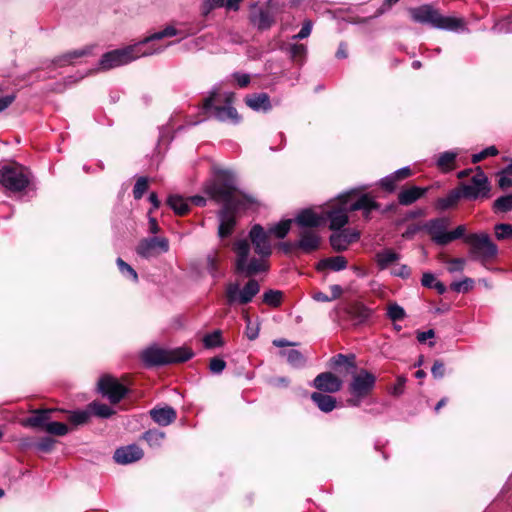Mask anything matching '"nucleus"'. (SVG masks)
Returning a JSON list of instances; mask_svg holds the SVG:
<instances>
[{
    "instance_id": "1",
    "label": "nucleus",
    "mask_w": 512,
    "mask_h": 512,
    "mask_svg": "<svg viewBox=\"0 0 512 512\" xmlns=\"http://www.w3.org/2000/svg\"><path fill=\"white\" fill-rule=\"evenodd\" d=\"M176 35L177 30L172 26H167L162 31L153 33L139 43L105 53L99 61V67L101 70H110L126 65L140 57L160 53L166 47L171 45L172 42H168L166 44H157V42L166 37H173Z\"/></svg>"
},
{
    "instance_id": "2",
    "label": "nucleus",
    "mask_w": 512,
    "mask_h": 512,
    "mask_svg": "<svg viewBox=\"0 0 512 512\" xmlns=\"http://www.w3.org/2000/svg\"><path fill=\"white\" fill-rule=\"evenodd\" d=\"M249 236L255 252L260 256L259 258L253 257L248 260L250 244L247 240L236 241L233 249L237 256V272L245 273L247 276H252L266 270L265 258L271 255L272 249L268 235L260 225H254Z\"/></svg>"
},
{
    "instance_id": "3",
    "label": "nucleus",
    "mask_w": 512,
    "mask_h": 512,
    "mask_svg": "<svg viewBox=\"0 0 512 512\" xmlns=\"http://www.w3.org/2000/svg\"><path fill=\"white\" fill-rule=\"evenodd\" d=\"M354 193L355 191L352 190L340 195L324 211L325 220H329L331 230H340L344 227L348 222V212L350 211L362 210L364 217L369 219L370 212L379 208L374 199L367 194L362 195L356 201H352L351 198Z\"/></svg>"
},
{
    "instance_id": "4",
    "label": "nucleus",
    "mask_w": 512,
    "mask_h": 512,
    "mask_svg": "<svg viewBox=\"0 0 512 512\" xmlns=\"http://www.w3.org/2000/svg\"><path fill=\"white\" fill-rule=\"evenodd\" d=\"M415 22L429 24L434 28L457 31L464 28V20L453 16H444L431 5H422L409 10Z\"/></svg>"
},
{
    "instance_id": "5",
    "label": "nucleus",
    "mask_w": 512,
    "mask_h": 512,
    "mask_svg": "<svg viewBox=\"0 0 512 512\" xmlns=\"http://www.w3.org/2000/svg\"><path fill=\"white\" fill-rule=\"evenodd\" d=\"M30 177V171L18 163L0 165V184L9 191H23L29 185Z\"/></svg>"
},
{
    "instance_id": "6",
    "label": "nucleus",
    "mask_w": 512,
    "mask_h": 512,
    "mask_svg": "<svg viewBox=\"0 0 512 512\" xmlns=\"http://www.w3.org/2000/svg\"><path fill=\"white\" fill-rule=\"evenodd\" d=\"M204 191L212 199L223 202L226 204L225 207H229L236 194L233 175L228 171H220L215 181L206 184Z\"/></svg>"
},
{
    "instance_id": "7",
    "label": "nucleus",
    "mask_w": 512,
    "mask_h": 512,
    "mask_svg": "<svg viewBox=\"0 0 512 512\" xmlns=\"http://www.w3.org/2000/svg\"><path fill=\"white\" fill-rule=\"evenodd\" d=\"M192 357L191 350L187 348H175L165 350L158 347H150L143 351L142 360L147 365H163L169 363L184 362Z\"/></svg>"
},
{
    "instance_id": "8",
    "label": "nucleus",
    "mask_w": 512,
    "mask_h": 512,
    "mask_svg": "<svg viewBox=\"0 0 512 512\" xmlns=\"http://www.w3.org/2000/svg\"><path fill=\"white\" fill-rule=\"evenodd\" d=\"M470 246L469 254L473 260L482 263L491 260L497 254V246L491 241L487 233H472L464 238Z\"/></svg>"
},
{
    "instance_id": "9",
    "label": "nucleus",
    "mask_w": 512,
    "mask_h": 512,
    "mask_svg": "<svg viewBox=\"0 0 512 512\" xmlns=\"http://www.w3.org/2000/svg\"><path fill=\"white\" fill-rule=\"evenodd\" d=\"M260 285L255 279H250L241 289L238 282H230L225 286V298L228 305H245L250 303L259 293Z\"/></svg>"
},
{
    "instance_id": "10",
    "label": "nucleus",
    "mask_w": 512,
    "mask_h": 512,
    "mask_svg": "<svg viewBox=\"0 0 512 512\" xmlns=\"http://www.w3.org/2000/svg\"><path fill=\"white\" fill-rule=\"evenodd\" d=\"M376 383V377L365 369L353 375L349 385V391L352 398L347 402L349 405L358 406L363 398H365L373 390Z\"/></svg>"
},
{
    "instance_id": "11",
    "label": "nucleus",
    "mask_w": 512,
    "mask_h": 512,
    "mask_svg": "<svg viewBox=\"0 0 512 512\" xmlns=\"http://www.w3.org/2000/svg\"><path fill=\"white\" fill-rule=\"evenodd\" d=\"M490 186L485 173L478 167L471 182L464 184L461 188L462 196L466 199L475 200L479 197H488Z\"/></svg>"
},
{
    "instance_id": "12",
    "label": "nucleus",
    "mask_w": 512,
    "mask_h": 512,
    "mask_svg": "<svg viewBox=\"0 0 512 512\" xmlns=\"http://www.w3.org/2000/svg\"><path fill=\"white\" fill-rule=\"evenodd\" d=\"M169 250V241L165 237H151L142 239L137 246V253L143 258H151L166 253Z\"/></svg>"
},
{
    "instance_id": "13",
    "label": "nucleus",
    "mask_w": 512,
    "mask_h": 512,
    "mask_svg": "<svg viewBox=\"0 0 512 512\" xmlns=\"http://www.w3.org/2000/svg\"><path fill=\"white\" fill-rule=\"evenodd\" d=\"M100 392L108 397L111 403H118L127 393V388L118 379L105 375L99 379Z\"/></svg>"
},
{
    "instance_id": "14",
    "label": "nucleus",
    "mask_w": 512,
    "mask_h": 512,
    "mask_svg": "<svg viewBox=\"0 0 512 512\" xmlns=\"http://www.w3.org/2000/svg\"><path fill=\"white\" fill-rule=\"evenodd\" d=\"M231 97L232 94L227 96L225 106L213 107L214 94H212L209 98L205 99L203 108L205 110H211L213 108L214 117L220 121H231L232 123H237L239 122L240 117L236 109L231 106Z\"/></svg>"
},
{
    "instance_id": "15",
    "label": "nucleus",
    "mask_w": 512,
    "mask_h": 512,
    "mask_svg": "<svg viewBox=\"0 0 512 512\" xmlns=\"http://www.w3.org/2000/svg\"><path fill=\"white\" fill-rule=\"evenodd\" d=\"M448 226L449 219L436 218L427 222L425 229L435 243L439 245H446L448 244Z\"/></svg>"
},
{
    "instance_id": "16",
    "label": "nucleus",
    "mask_w": 512,
    "mask_h": 512,
    "mask_svg": "<svg viewBox=\"0 0 512 512\" xmlns=\"http://www.w3.org/2000/svg\"><path fill=\"white\" fill-rule=\"evenodd\" d=\"M313 386L320 391L335 393L341 389L342 381L331 372H324L317 375L313 380Z\"/></svg>"
},
{
    "instance_id": "17",
    "label": "nucleus",
    "mask_w": 512,
    "mask_h": 512,
    "mask_svg": "<svg viewBox=\"0 0 512 512\" xmlns=\"http://www.w3.org/2000/svg\"><path fill=\"white\" fill-rule=\"evenodd\" d=\"M360 237L357 230H343L330 236V244L335 251H345L348 246Z\"/></svg>"
},
{
    "instance_id": "18",
    "label": "nucleus",
    "mask_w": 512,
    "mask_h": 512,
    "mask_svg": "<svg viewBox=\"0 0 512 512\" xmlns=\"http://www.w3.org/2000/svg\"><path fill=\"white\" fill-rule=\"evenodd\" d=\"M143 457V450L137 445H128L118 448L114 453V460L119 464H129Z\"/></svg>"
},
{
    "instance_id": "19",
    "label": "nucleus",
    "mask_w": 512,
    "mask_h": 512,
    "mask_svg": "<svg viewBox=\"0 0 512 512\" xmlns=\"http://www.w3.org/2000/svg\"><path fill=\"white\" fill-rule=\"evenodd\" d=\"M295 222L302 228L319 227L325 222L324 212L318 214L312 209H305L297 215Z\"/></svg>"
},
{
    "instance_id": "20",
    "label": "nucleus",
    "mask_w": 512,
    "mask_h": 512,
    "mask_svg": "<svg viewBox=\"0 0 512 512\" xmlns=\"http://www.w3.org/2000/svg\"><path fill=\"white\" fill-rule=\"evenodd\" d=\"M218 235L220 238L230 236L234 230L235 217L230 207H224L219 213Z\"/></svg>"
},
{
    "instance_id": "21",
    "label": "nucleus",
    "mask_w": 512,
    "mask_h": 512,
    "mask_svg": "<svg viewBox=\"0 0 512 512\" xmlns=\"http://www.w3.org/2000/svg\"><path fill=\"white\" fill-rule=\"evenodd\" d=\"M296 246L306 253L315 251L320 246V236L315 231L305 229L300 233Z\"/></svg>"
},
{
    "instance_id": "22",
    "label": "nucleus",
    "mask_w": 512,
    "mask_h": 512,
    "mask_svg": "<svg viewBox=\"0 0 512 512\" xmlns=\"http://www.w3.org/2000/svg\"><path fill=\"white\" fill-rule=\"evenodd\" d=\"M150 416L158 425L167 426L175 421L177 415L172 407H162L152 409Z\"/></svg>"
},
{
    "instance_id": "23",
    "label": "nucleus",
    "mask_w": 512,
    "mask_h": 512,
    "mask_svg": "<svg viewBox=\"0 0 512 512\" xmlns=\"http://www.w3.org/2000/svg\"><path fill=\"white\" fill-rule=\"evenodd\" d=\"M400 254L392 249H384L375 255L377 266L380 270H385L400 260Z\"/></svg>"
},
{
    "instance_id": "24",
    "label": "nucleus",
    "mask_w": 512,
    "mask_h": 512,
    "mask_svg": "<svg viewBox=\"0 0 512 512\" xmlns=\"http://www.w3.org/2000/svg\"><path fill=\"white\" fill-rule=\"evenodd\" d=\"M245 102L251 109L255 111H267L271 108L270 98L266 93L247 96Z\"/></svg>"
},
{
    "instance_id": "25",
    "label": "nucleus",
    "mask_w": 512,
    "mask_h": 512,
    "mask_svg": "<svg viewBox=\"0 0 512 512\" xmlns=\"http://www.w3.org/2000/svg\"><path fill=\"white\" fill-rule=\"evenodd\" d=\"M348 314L356 324H362L370 318L372 310L361 303H354L349 306Z\"/></svg>"
},
{
    "instance_id": "26",
    "label": "nucleus",
    "mask_w": 512,
    "mask_h": 512,
    "mask_svg": "<svg viewBox=\"0 0 512 512\" xmlns=\"http://www.w3.org/2000/svg\"><path fill=\"white\" fill-rule=\"evenodd\" d=\"M347 267V260L343 256H334L322 259L317 264V270L330 269L333 271H341Z\"/></svg>"
},
{
    "instance_id": "27",
    "label": "nucleus",
    "mask_w": 512,
    "mask_h": 512,
    "mask_svg": "<svg viewBox=\"0 0 512 512\" xmlns=\"http://www.w3.org/2000/svg\"><path fill=\"white\" fill-rule=\"evenodd\" d=\"M426 191V188H420L416 186L410 187L408 189L402 190L398 194V201L402 205H410L422 197Z\"/></svg>"
},
{
    "instance_id": "28",
    "label": "nucleus",
    "mask_w": 512,
    "mask_h": 512,
    "mask_svg": "<svg viewBox=\"0 0 512 512\" xmlns=\"http://www.w3.org/2000/svg\"><path fill=\"white\" fill-rule=\"evenodd\" d=\"M311 399L325 413L331 412L336 407V399L327 394L314 392L311 395Z\"/></svg>"
},
{
    "instance_id": "29",
    "label": "nucleus",
    "mask_w": 512,
    "mask_h": 512,
    "mask_svg": "<svg viewBox=\"0 0 512 512\" xmlns=\"http://www.w3.org/2000/svg\"><path fill=\"white\" fill-rule=\"evenodd\" d=\"M89 53H90L89 48L76 49V50L67 52L61 56H58L54 62L57 66H61V67L66 66L69 64H73L75 62V60H77L78 58H81L83 56H86Z\"/></svg>"
},
{
    "instance_id": "30",
    "label": "nucleus",
    "mask_w": 512,
    "mask_h": 512,
    "mask_svg": "<svg viewBox=\"0 0 512 512\" xmlns=\"http://www.w3.org/2000/svg\"><path fill=\"white\" fill-rule=\"evenodd\" d=\"M332 366L340 367L344 366L347 373H354L356 370L355 356L354 355H343L338 354L331 359Z\"/></svg>"
},
{
    "instance_id": "31",
    "label": "nucleus",
    "mask_w": 512,
    "mask_h": 512,
    "mask_svg": "<svg viewBox=\"0 0 512 512\" xmlns=\"http://www.w3.org/2000/svg\"><path fill=\"white\" fill-rule=\"evenodd\" d=\"M168 205L178 215H184L189 211L188 201L179 195H171L167 200Z\"/></svg>"
},
{
    "instance_id": "32",
    "label": "nucleus",
    "mask_w": 512,
    "mask_h": 512,
    "mask_svg": "<svg viewBox=\"0 0 512 512\" xmlns=\"http://www.w3.org/2000/svg\"><path fill=\"white\" fill-rule=\"evenodd\" d=\"M457 157V153L453 151H446L440 154L437 160V166L442 171H450L454 168V162Z\"/></svg>"
},
{
    "instance_id": "33",
    "label": "nucleus",
    "mask_w": 512,
    "mask_h": 512,
    "mask_svg": "<svg viewBox=\"0 0 512 512\" xmlns=\"http://www.w3.org/2000/svg\"><path fill=\"white\" fill-rule=\"evenodd\" d=\"M461 196L462 193H459L458 191H451L446 197L439 198L436 201V208L439 210H446L453 207Z\"/></svg>"
},
{
    "instance_id": "34",
    "label": "nucleus",
    "mask_w": 512,
    "mask_h": 512,
    "mask_svg": "<svg viewBox=\"0 0 512 512\" xmlns=\"http://www.w3.org/2000/svg\"><path fill=\"white\" fill-rule=\"evenodd\" d=\"M219 252L217 250L211 251L208 253L206 257V267L209 274L213 278H217L219 276Z\"/></svg>"
},
{
    "instance_id": "35",
    "label": "nucleus",
    "mask_w": 512,
    "mask_h": 512,
    "mask_svg": "<svg viewBox=\"0 0 512 512\" xmlns=\"http://www.w3.org/2000/svg\"><path fill=\"white\" fill-rule=\"evenodd\" d=\"M50 413H51V410H42V411H37L35 412V414L31 417H29L25 424L26 425H29L31 427H44L45 428V424H46V421L49 419L50 417Z\"/></svg>"
},
{
    "instance_id": "36",
    "label": "nucleus",
    "mask_w": 512,
    "mask_h": 512,
    "mask_svg": "<svg viewBox=\"0 0 512 512\" xmlns=\"http://www.w3.org/2000/svg\"><path fill=\"white\" fill-rule=\"evenodd\" d=\"M280 355L286 357L287 362L293 367H300L305 362L303 355L296 349L282 350Z\"/></svg>"
},
{
    "instance_id": "37",
    "label": "nucleus",
    "mask_w": 512,
    "mask_h": 512,
    "mask_svg": "<svg viewBox=\"0 0 512 512\" xmlns=\"http://www.w3.org/2000/svg\"><path fill=\"white\" fill-rule=\"evenodd\" d=\"M251 22L259 29H268L272 24V18L268 12L259 11L251 16Z\"/></svg>"
},
{
    "instance_id": "38",
    "label": "nucleus",
    "mask_w": 512,
    "mask_h": 512,
    "mask_svg": "<svg viewBox=\"0 0 512 512\" xmlns=\"http://www.w3.org/2000/svg\"><path fill=\"white\" fill-rule=\"evenodd\" d=\"M165 438V433L159 430L153 429L144 433L143 439L151 447H160Z\"/></svg>"
},
{
    "instance_id": "39",
    "label": "nucleus",
    "mask_w": 512,
    "mask_h": 512,
    "mask_svg": "<svg viewBox=\"0 0 512 512\" xmlns=\"http://www.w3.org/2000/svg\"><path fill=\"white\" fill-rule=\"evenodd\" d=\"M292 222L293 220L291 219L280 221L269 228V233L275 235L277 238H284L288 234Z\"/></svg>"
},
{
    "instance_id": "40",
    "label": "nucleus",
    "mask_w": 512,
    "mask_h": 512,
    "mask_svg": "<svg viewBox=\"0 0 512 512\" xmlns=\"http://www.w3.org/2000/svg\"><path fill=\"white\" fill-rule=\"evenodd\" d=\"M495 212L506 213L512 210V193L497 198L493 204Z\"/></svg>"
},
{
    "instance_id": "41",
    "label": "nucleus",
    "mask_w": 512,
    "mask_h": 512,
    "mask_svg": "<svg viewBox=\"0 0 512 512\" xmlns=\"http://www.w3.org/2000/svg\"><path fill=\"white\" fill-rule=\"evenodd\" d=\"M45 431L49 434L64 436L68 433V426L64 423L53 421L45 424Z\"/></svg>"
},
{
    "instance_id": "42",
    "label": "nucleus",
    "mask_w": 512,
    "mask_h": 512,
    "mask_svg": "<svg viewBox=\"0 0 512 512\" xmlns=\"http://www.w3.org/2000/svg\"><path fill=\"white\" fill-rule=\"evenodd\" d=\"M282 292L278 290H269L263 294V302L269 306L277 307L282 300Z\"/></svg>"
},
{
    "instance_id": "43",
    "label": "nucleus",
    "mask_w": 512,
    "mask_h": 512,
    "mask_svg": "<svg viewBox=\"0 0 512 512\" xmlns=\"http://www.w3.org/2000/svg\"><path fill=\"white\" fill-rule=\"evenodd\" d=\"M89 407L96 416L101 418H108L114 414V410L106 404L94 402L91 403Z\"/></svg>"
},
{
    "instance_id": "44",
    "label": "nucleus",
    "mask_w": 512,
    "mask_h": 512,
    "mask_svg": "<svg viewBox=\"0 0 512 512\" xmlns=\"http://www.w3.org/2000/svg\"><path fill=\"white\" fill-rule=\"evenodd\" d=\"M387 316L392 321L403 320L406 316L404 309L396 303L390 304L387 308Z\"/></svg>"
},
{
    "instance_id": "45",
    "label": "nucleus",
    "mask_w": 512,
    "mask_h": 512,
    "mask_svg": "<svg viewBox=\"0 0 512 512\" xmlns=\"http://www.w3.org/2000/svg\"><path fill=\"white\" fill-rule=\"evenodd\" d=\"M203 343L206 348H214L222 345V338L220 331H214L207 334L203 338Z\"/></svg>"
},
{
    "instance_id": "46",
    "label": "nucleus",
    "mask_w": 512,
    "mask_h": 512,
    "mask_svg": "<svg viewBox=\"0 0 512 512\" xmlns=\"http://www.w3.org/2000/svg\"><path fill=\"white\" fill-rule=\"evenodd\" d=\"M148 189V179L146 177H140L133 188V196L135 199H141L144 193Z\"/></svg>"
},
{
    "instance_id": "47",
    "label": "nucleus",
    "mask_w": 512,
    "mask_h": 512,
    "mask_svg": "<svg viewBox=\"0 0 512 512\" xmlns=\"http://www.w3.org/2000/svg\"><path fill=\"white\" fill-rule=\"evenodd\" d=\"M495 235L498 240L509 239L512 237V225L510 224H497L495 226Z\"/></svg>"
},
{
    "instance_id": "48",
    "label": "nucleus",
    "mask_w": 512,
    "mask_h": 512,
    "mask_svg": "<svg viewBox=\"0 0 512 512\" xmlns=\"http://www.w3.org/2000/svg\"><path fill=\"white\" fill-rule=\"evenodd\" d=\"M473 284H474L473 279L465 278L461 281L453 282L451 284V289L457 293L468 292L469 290L472 289Z\"/></svg>"
},
{
    "instance_id": "49",
    "label": "nucleus",
    "mask_w": 512,
    "mask_h": 512,
    "mask_svg": "<svg viewBox=\"0 0 512 512\" xmlns=\"http://www.w3.org/2000/svg\"><path fill=\"white\" fill-rule=\"evenodd\" d=\"M116 262H117L119 270L121 271V273L123 275L130 276L133 279V281H135V282L137 281L138 275H137L136 271L129 264L124 262L121 258H118Z\"/></svg>"
},
{
    "instance_id": "50",
    "label": "nucleus",
    "mask_w": 512,
    "mask_h": 512,
    "mask_svg": "<svg viewBox=\"0 0 512 512\" xmlns=\"http://www.w3.org/2000/svg\"><path fill=\"white\" fill-rule=\"evenodd\" d=\"M498 154V149L495 146H490L482 150L481 152L474 154L472 156V162L478 163L481 160L489 157V156H496Z\"/></svg>"
},
{
    "instance_id": "51",
    "label": "nucleus",
    "mask_w": 512,
    "mask_h": 512,
    "mask_svg": "<svg viewBox=\"0 0 512 512\" xmlns=\"http://www.w3.org/2000/svg\"><path fill=\"white\" fill-rule=\"evenodd\" d=\"M446 263L448 265L447 270L450 273L461 272V271H463V269L466 265V260L463 258H454V259L448 260Z\"/></svg>"
},
{
    "instance_id": "52",
    "label": "nucleus",
    "mask_w": 512,
    "mask_h": 512,
    "mask_svg": "<svg viewBox=\"0 0 512 512\" xmlns=\"http://www.w3.org/2000/svg\"><path fill=\"white\" fill-rule=\"evenodd\" d=\"M289 51L294 60H301L305 57L307 48L303 44H292Z\"/></svg>"
},
{
    "instance_id": "53",
    "label": "nucleus",
    "mask_w": 512,
    "mask_h": 512,
    "mask_svg": "<svg viewBox=\"0 0 512 512\" xmlns=\"http://www.w3.org/2000/svg\"><path fill=\"white\" fill-rule=\"evenodd\" d=\"M90 418L89 411H75L70 416V421L75 425L86 423Z\"/></svg>"
},
{
    "instance_id": "54",
    "label": "nucleus",
    "mask_w": 512,
    "mask_h": 512,
    "mask_svg": "<svg viewBox=\"0 0 512 512\" xmlns=\"http://www.w3.org/2000/svg\"><path fill=\"white\" fill-rule=\"evenodd\" d=\"M406 381H407L406 377L398 376L395 384L389 390L390 393L394 396L402 395L404 393Z\"/></svg>"
},
{
    "instance_id": "55",
    "label": "nucleus",
    "mask_w": 512,
    "mask_h": 512,
    "mask_svg": "<svg viewBox=\"0 0 512 512\" xmlns=\"http://www.w3.org/2000/svg\"><path fill=\"white\" fill-rule=\"evenodd\" d=\"M391 274L396 277L406 279L410 276V269L407 265L396 264L391 269Z\"/></svg>"
},
{
    "instance_id": "56",
    "label": "nucleus",
    "mask_w": 512,
    "mask_h": 512,
    "mask_svg": "<svg viewBox=\"0 0 512 512\" xmlns=\"http://www.w3.org/2000/svg\"><path fill=\"white\" fill-rule=\"evenodd\" d=\"M226 367V363L223 359L214 357L210 360V371L214 374L221 373Z\"/></svg>"
},
{
    "instance_id": "57",
    "label": "nucleus",
    "mask_w": 512,
    "mask_h": 512,
    "mask_svg": "<svg viewBox=\"0 0 512 512\" xmlns=\"http://www.w3.org/2000/svg\"><path fill=\"white\" fill-rule=\"evenodd\" d=\"M312 31V22L310 20L304 21L301 30L297 35L293 36V39H304L307 38Z\"/></svg>"
},
{
    "instance_id": "58",
    "label": "nucleus",
    "mask_w": 512,
    "mask_h": 512,
    "mask_svg": "<svg viewBox=\"0 0 512 512\" xmlns=\"http://www.w3.org/2000/svg\"><path fill=\"white\" fill-rule=\"evenodd\" d=\"M225 3V0H203V13L206 15L212 9L221 7Z\"/></svg>"
},
{
    "instance_id": "59",
    "label": "nucleus",
    "mask_w": 512,
    "mask_h": 512,
    "mask_svg": "<svg viewBox=\"0 0 512 512\" xmlns=\"http://www.w3.org/2000/svg\"><path fill=\"white\" fill-rule=\"evenodd\" d=\"M54 444H55V441L52 438L45 437V438H42L37 443V449L42 451V452H49V451L52 450Z\"/></svg>"
},
{
    "instance_id": "60",
    "label": "nucleus",
    "mask_w": 512,
    "mask_h": 512,
    "mask_svg": "<svg viewBox=\"0 0 512 512\" xmlns=\"http://www.w3.org/2000/svg\"><path fill=\"white\" fill-rule=\"evenodd\" d=\"M397 178L394 173L390 176H387L381 180V185L388 191H393L396 187Z\"/></svg>"
},
{
    "instance_id": "61",
    "label": "nucleus",
    "mask_w": 512,
    "mask_h": 512,
    "mask_svg": "<svg viewBox=\"0 0 512 512\" xmlns=\"http://www.w3.org/2000/svg\"><path fill=\"white\" fill-rule=\"evenodd\" d=\"M509 175L510 174L505 173V171L499 173L498 185L501 189L512 187V178H510Z\"/></svg>"
},
{
    "instance_id": "62",
    "label": "nucleus",
    "mask_w": 512,
    "mask_h": 512,
    "mask_svg": "<svg viewBox=\"0 0 512 512\" xmlns=\"http://www.w3.org/2000/svg\"><path fill=\"white\" fill-rule=\"evenodd\" d=\"M444 364L443 362L436 360L431 368V373L434 378L440 379L444 376Z\"/></svg>"
},
{
    "instance_id": "63",
    "label": "nucleus",
    "mask_w": 512,
    "mask_h": 512,
    "mask_svg": "<svg viewBox=\"0 0 512 512\" xmlns=\"http://www.w3.org/2000/svg\"><path fill=\"white\" fill-rule=\"evenodd\" d=\"M465 231H466V228L464 225H459L453 231H449L448 232V243L463 237L465 234Z\"/></svg>"
},
{
    "instance_id": "64",
    "label": "nucleus",
    "mask_w": 512,
    "mask_h": 512,
    "mask_svg": "<svg viewBox=\"0 0 512 512\" xmlns=\"http://www.w3.org/2000/svg\"><path fill=\"white\" fill-rule=\"evenodd\" d=\"M14 100H15L14 94L2 95L0 93V112H2L7 107H9Z\"/></svg>"
}]
</instances>
